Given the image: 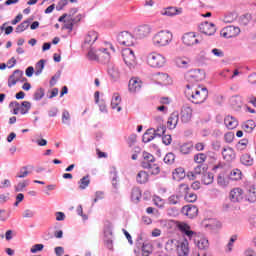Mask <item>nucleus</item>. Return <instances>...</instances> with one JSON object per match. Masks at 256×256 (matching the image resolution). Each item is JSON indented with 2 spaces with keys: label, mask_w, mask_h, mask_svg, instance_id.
Segmentation results:
<instances>
[{
  "label": "nucleus",
  "mask_w": 256,
  "mask_h": 256,
  "mask_svg": "<svg viewBox=\"0 0 256 256\" xmlns=\"http://www.w3.org/2000/svg\"><path fill=\"white\" fill-rule=\"evenodd\" d=\"M108 74L114 81H117V79L121 77V74L119 73V68L113 65L108 68Z\"/></svg>",
  "instance_id": "obj_37"
},
{
  "label": "nucleus",
  "mask_w": 256,
  "mask_h": 256,
  "mask_svg": "<svg viewBox=\"0 0 256 256\" xmlns=\"http://www.w3.org/2000/svg\"><path fill=\"white\" fill-rule=\"evenodd\" d=\"M136 181L139 185H145L149 181V174L145 171H140L136 175Z\"/></svg>",
  "instance_id": "obj_31"
},
{
  "label": "nucleus",
  "mask_w": 256,
  "mask_h": 256,
  "mask_svg": "<svg viewBox=\"0 0 256 256\" xmlns=\"http://www.w3.org/2000/svg\"><path fill=\"white\" fill-rule=\"evenodd\" d=\"M187 79L192 81H203L205 79V72L201 69H194L187 73Z\"/></svg>",
  "instance_id": "obj_16"
},
{
  "label": "nucleus",
  "mask_w": 256,
  "mask_h": 256,
  "mask_svg": "<svg viewBox=\"0 0 256 256\" xmlns=\"http://www.w3.org/2000/svg\"><path fill=\"white\" fill-rule=\"evenodd\" d=\"M181 13H183V9H177L175 7L164 8L160 11V15H164L166 17H175V15H181Z\"/></svg>",
  "instance_id": "obj_20"
},
{
  "label": "nucleus",
  "mask_w": 256,
  "mask_h": 256,
  "mask_svg": "<svg viewBox=\"0 0 256 256\" xmlns=\"http://www.w3.org/2000/svg\"><path fill=\"white\" fill-rule=\"evenodd\" d=\"M240 162L242 165H245V167H251L253 163H255V160L251 157V154H243L240 157Z\"/></svg>",
  "instance_id": "obj_33"
},
{
  "label": "nucleus",
  "mask_w": 256,
  "mask_h": 256,
  "mask_svg": "<svg viewBox=\"0 0 256 256\" xmlns=\"http://www.w3.org/2000/svg\"><path fill=\"white\" fill-rule=\"evenodd\" d=\"M27 175H29V171L27 170V167H23L16 175V177H18V179H25Z\"/></svg>",
  "instance_id": "obj_56"
},
{
  "label": "nucleus",
  "mask_w": 256,
  "mask_h": 256,
  "mask_svg": "<svg viewBox=\"0 0 256 256\" xmlns=\"http://www.w3.org/2000/svg\"><path fill=\"white\" fill-rule=\"evenodd\" d=\"M147 63L150 67L154 69H159L161 67H165V63H167V58L159 52H150L147 55Z\"/></svg>",
  "instance_id": "obj_5"
},
{
  "label": "nucleus",
  "mask_w": 256,
  "mask_h": 256,
  "mask_svg": "<svg viewBox=\"0 0 256 256\" xmlns=\"http://www.w3.org/2000/svg\"><path fill=\"white\" fill-rule=\"evenodd\" d=\"M195 163L201 165V163H205L207 161V154L205 153H198L194 156Z\"/></svg>",
  "instance_id": "obj_46"
},
{
  "label": "nucleus",
  "mask_w": 256,
  "mask_h": 256,
  "mask_svg": "<svg viewBox=\"0 0 256 256\" xmlns=\"http://www.w3.org/2000/svg\"><path fill=\"white\" fill-rule=\"evenodd\" d=\"M184 199L185 201H187V203H195V201H197V194L188 193V195L185 196Z\"/></svg>",
  "instance_id": "obj_54"
},
{
  "label": "nucleus",
  "mask_w": 256,
  "mask_h": 256,
  "mask_svg": "<svg viewBox=\"0 0 256 256\" xmlns=\"http://www.w3.org/2000/svg\"><path fill=\"white\" fill-rule=\"evenodd\" d=\"M239 33H241V28L237 27V26H226L224 27L221 32L220 35L222 37H224L225 39H231L233 37H237V35H239Z\"/></svg>",
  "instance_id": "obj_8"
},
{
  "label": "nucleus",
  "mask_w": 256,
  "mask_h": 256,
  "mask_svg": "<svg viewBox=\"0 0 256 256\" xmlns=\"http://www.w3.org/2000/svg\"><path fill=\"white\" fill-rule=\"evenodd\" d=\"M144 169H149L152 175H159L161 171V169L159 168V165H157L155 162L152 164H149V167H144Z\"/></svg>",
  "instance_id": "obj_44"
},
{
  "label": "nucleus",
  "mask_w": 256,
  "mask_h": 256,
  "mask_svg": "<svg viewBox=\"0 0 256 256\" xmlns=\"http://www.w3.org/2000/svg\"><path fill=\"white\" fill-rule=\"evenodd\" d=\"M155 137V129L150 128L143 134L142 141L143 143H150V141H153Z\"/></svg>",
  "instance_id": "obj_30"
},
{
  "label": "nucleus",
  "mask_w": 256,
  "mask_h": 256,
  "mask_svg": "<svg viewBox=\"0 0 256 256\" xmlns=\"http://www.w3.org/2000/svg\"><path fill=\"white\" fill-rule=\"evenodd\" d=\"M175 64L180 69H187L189 67V65H191V60L188 59V58H180V57H178V58L175 59Z\"/></svg>",
  "instance_id": "obj_32"
},
{
  "label": "nucleus",
  "mask_w": 256,
  "mask_h": 256,
  "mask_svg": "<svg viewBox=\"0 0 256 256\" xmlns=\"http://www.w3.org/2000/svg\"><path fill=\"white\" fill-rule=\"evenodd\" d=\"M30 109H31V102H29V101L22 102V104L20 106L21 115H27V113H29Z\"/></svg>",
  "instance_id": "obj_42"
},
{
  "label": "nucleus",
  "mask_w": 256,
  "mask_h": 256,
  "mask_svg": "<svg viewBox=\"0 0 256 256\" xmlns=\"http://www.w3.org/2000/svg\"><path fill=\"white\" fill-rule=\"evenodd\" d=\"M23 217H24V219H31V218L35 217V212L31 209H26L23 212Z\"/></svg>",
  "instance_id": "obj_59"
},
{
  "label": "nucleus",
  "mask_w": 256,
  "mask_h": 256,
  "mask_svg": "<svg viewBox=\"0 0 256 256\" xmlns=\"http://www.w3.org/2000/svg\"><path fill=\"white\" fill-rule=\"evenodd\" d=\"M224 139L226 143H233V139H235V134H233V132H228L225 134Z\"/></svg>",
  "instance_id": "obj_63"
},
{
  "label": "nucleus",
  "mask_w": 256,
  "mask_h": 256,
  "mask_svg": "<svg viewBox=\"0 0 256 256\" xmlns=\"http://www.w3.org/2000/svg\"><path fill=\"white\" fill-rule=\"evenodd\" d=\"M153 79L158 85H170L171 83L169 74L163 72L153 74Z\"/></svg>",
  "instance_id": "obj_11"
},
{
  "label": "nucleus",
  "mask_w": 256,
  "mask_h": 256,
  "mask_svg": "<svg viewBox=\"0 0 256 256\" xmlns=\"http://www.w3.org/2000/svg\"><path fill=\"white\" fill-rule=\"evenodd\" d=\"M237 241V237L233 236L230 238L228 244L226 245V253H231L233 251V243Z\"/></svg>",
  "instance_id": "obj_53"
},
{
  "label": "nucleus",
  "mask_w": 256,
  "mask_h": 256,
  "mask_svg": "<svg viewBox=\"0 0 256 256\" xmlns=\"http://www.w3.org/2000/svg\"><path fill=\"white\" fill-rule=\"evenodd\" d=\"M185 169L184 168H176L175 171L173 172V179L175 181H181L183 179H185Z\"/></svg>",
  "instance_id": "obj_35"
},
{
  "label": "nucleus",
  "mask_w": 256,
  "mask_h": 256,
  "mask_svg": "<svg viewBox=\"0 0 256 256\" xmlns=\"http://www.w3.org/2000/svg\"><path fill=\"white\" fill-rule=\"evenodd\" d=\"M246 199L249 203H255L256 201V184L249 186L246 192Z\"/></svg>",
  "instance_id": "obj_25"
},
{
  "label": "nucleus",
  "mask_w": 256,
  "mask_h": 256,
  "mask_svg": "<svg viewBox=\"0 0 256 256\" xmlns=\"http://www.w3.org/2000/svg\"><path fill=\"white\" fill-rule=\"evenodd\" d=\"M43 69H45V60L42 59L36 64L35 75H41V73H43Z\"/></svg>",
  "instance_id": "obj_47"
},
{
  "label": "nucleus",
  "mask_w": 256,
  "mask_h": 256,
  "mask_svg": "<svg viewBox=\"0 0 256 256\" xmlns=\"http://www.w3.org/2000/svg\"><path fill=\"white\" fill-rule=\"evenodd\" d=\"M191 117H193V109L189 106H183L180 113L182 123H189Z\"/></svg>",
  "instance_id": "obj_17"
},
{
  "label": "nucleus",
  "mask_w": 256,
  "mask_h": 256,
  "mask_svg": "<svg viewBox=\"0 0 256 256\" xmlns=\"http://www.w3.org/2000/svg\"><path fill=\"white\" fill-rule=\"evenodd\" d=\"M99 38V35L95 31H90L85 37L84 43L85 45H93L95 41Z\"/></svg>",
  "instance_id": "obj_28"
},
{
  "label": "nucleus",
  "mask_w": 256,
  "mask_h": 256,
  "mask_svg": "<svg viewBox=\"0 0 256 256\" xmlns=\"http://www.w3.org/2000/svg\"><path fill=\"white\" fill-rule=\"evenodd\" d=\"M90 183H91V179L89 178V175H86V176L82 177L80 179V181L78 182L79 189L81 191L85 190L86 188L89 187Z\"/></svg>",
  "instance_id": "obj_38"
},
{
  "label": "nucleus",
  "mask_w": 256,
  "mask_h": 256,
  "mask_svg": "<svg viewBox=\"0 0 256 256\" xmlns=\"http://www.w3.org/2000/svg\"><path fill=\"white\" fill-rule=\"evenodd\" d=\"M45 97V89L44 88H38L34 92L33 99L34 101H41Z\"/></svg>",
  "instance_id": "obj_41"
},
{
  "label": "nucleus",
  "mask_w": 256,
  "mask_h": 256,
  "mask_svg": "<svg viewBox=\"0 0 256 256\" xmlns=\"http://www.w3.org/2000/svg\"><path fill=\"white\" fill-rule=\"evenodd\" d=\"M199 30L204 34V35H215L217 28L215 27V24L209 23V22H203L199 25Z\"/></svg>",
  "instance_id": "obj_10"
},
{
  "label": "nucleus",
  "mask_w": 256,
  "mask_h": 256,
  "mask_svg": "<svg viewBox=\"0 0 256 256\" xmlns=\"http://www.w3.org/2000/svg\"><path fill=\"white\" fill-rule=\"evenodd\" d=\"M177 123H179V112H173L167 121L168 129H175V127H177Z\"/></svg>",
  "instance_id": "obj_23"
},
{
  "label": "nucleus",
  "mask_w": 256,
  "mask_h": 256,
  "mask_svg": "<svg viewBox=\"0 0 256 256\" xmlns=\"http://www.w3.org/2000/svg\"><path fill=\"white\" fill-rule=\"evenodd\" d=\"M29 186V180H24L22 182H19L16 186H15V191L17 193L23 191L25 189V187Z\"/></svg>",
  "instance_id": "obj_50"
},
{
  "label": "nucleus",
  "mask_w": 256,
  "mask_h": 256,
  "mask_svg": "<svg viewBox=\"0 0 256 256\" xmlns=\"http://www.w3.org/2000/svg\"><path fill=\"white\" fill-rule=\"evenodd\" d=\"M105 193L103 191H97L95 193V198L93 200V203H97V201H101V199H104Z\"/></svg>",
  "instance_id": "obj_62"
},
{
  "label": "nucleus",
  "mask_w": 256,
  "mask_h": 256,
  "mask_svg": "<svg viewBox=\"0 0 256 256\" xmlns=\"http://www.w3.org/2000/svg\"><path fill=\"white\" fill-rule=\"evenodd\" d=\"M152 163H155V156L150 154L149 152H143V161H142V167L145 169V167H149Z\"/></svg>",
  "instance_id": "obj_26"
},
{
  "label": "nucleus",
  "mask_w": 256,
  "mask_h": 256,
  "mask_svg": "<svg viewBox=\"0 0 256 256\" xmlns=\"http://www.w3.org/2000/svg\"><path fill=\"white\" fill-rule=\"evenodd\" d=\"M255 127H256V124L254 120H247L242 124V129L246 133H253V129H255Z\"/></svg>",
  "instance_id": "obj_36"
},
{
  "label": "nucleus",
  "mask_w": 256,
  "mask_h": 256,
  "mask_svg": "<svg viewBox=\"0 0 256 256\" xmlns=\"http://www.w3.org/2000/svg\"><path fill=\"white\" fill-rule=\"evenodd\" d=\"M222 157L224 161H228V162L235 161V157H236L235 150L229 146L224 147L222 149Z\"/></svg>",
  "instance_id": "obj_19"
},
{
  "label": "nucleus",
  "mask_w": 256,
  "mask_h": 256,
  "mask_svg": "<svg viewBox=\"0 0 256 256\" xmlns=\"http://www.w3.org/2000/svg\"><path fill=\"white\" fill-rule=\"evenodd\" d=\"M165 131H167V128L165 126H159L155 132V137H161L162 135H165Z\"/></svg>",
  "instance_id": "obj_55"
},
{
  "label": "nucleus",
  "mask_w": 256,
  "mask_h": 256,
  "mask_svg": "<svg viewBox=\"0 0 256 256\" xmlns=\"http://www.w3.org/2000/svg\"><path fill=\"white\" fill-rule=\"evenodd\" d=\"M176 227L188 237V239H194V243L198 247V249L205 251V249H209V240L205 237H198L197 233L191 230V226L185 222H177Z\"/></svg>",
  "instance_id": "obj_1"
},
{
  "label": "nucleus",
  "mask_w": 256,
  "mask_h": 256,
  "mask_svg": "<svg viewBox=\"0 0 256 256\" xmlns=\"http://www.w3.org/2000/svg\"><path fill=\"white\" fill-rule=\"evenodd\" d=\"M224 124L226 125L227 129H235L237 125H239V121L233 116H226L224 119Z\"/></svg>",
  "instance_id": "obj_27"
},
{
  "label": "nucleus",
  "mask_w": 256,
  "mask_h": 256,
  "mask_svg": "<svg viewBox=\"0 0 256 256\" xmlns=\"http://www.w3.org/2000/svg\"><path fill=\"white\" fill-rule=\"evenodd\" d=\"M171 41H173V33L169 30H161L152 37V45L157 48L167 47Z\"/></svg>",
  "instance_id": "obj_3"
},
{
  "label": "nucleus",
  "mask_w": 256,
  "mask_h": 256,
  "mask_svg": "<svg viewBox=\"0 0 256 256\" xmlns=\"http://www.w3.org/2000/svg\"><path fill=\"white\" fill-rule=\"evenodd\" d=\"M193 149V144L191 143H185L180 146V153L183 155H189Z\"/></svg>",
  "instance_id": "obj_40"
},
{
  "label": "nucleus",
  "mask_w": 256,
  "mask_h": 256,
  "mask_svg": "<svg viewBox=\"0 0 256 256\" xmlns=\"http://www.w3.org/2000/svg\"><path fill=\"white\" fill-rule=\"evenodd\" d=\"M181 201L180 195H172L168 198V202L170 205H177Z\"/></svg>",
  "instance_id": "obj_52"
},
{
  "label": "nucleus",
  "mask_w": 256,
  "mask_h": 256,
  "mask_svg": "<svg viewBox=\"0 0 256 256\" xmlns=\"http://www.w3.org/2000/svg\"><path fill=\"white\" fill-rule=\"evenodd\" d=\"M241 175L242 172L239 169H233L230 174L229 177L232 181H239V179H241Z\"/></svg>",
  "instance_id": "obj_43"
},
{
  "label": "nucleus",
  "mask_w": 256,
  "mask_h": 256,
  "mask_svg": "<svg viewBox=\"0 0 256 256\" xmlns=\"http://www.w3.org/2000/svg\"><path fill=\"white\" fill-rule=\"evenodd\" d=\"M217 183L220 187H227L229 185V182L221 175L218 176Z\"/></svg>",
  "instance_id": "obj_58"
},
{
  "label": "nucleus",
  "mask_w": 256,
  "mask_h": 256,
  "mask_svg": "<svg viewBox=\"0 0 256 256\" xmlns=\"http://www.w3.org/2000/svg\"><path fill=\"white\" fill-rule=\"evenodd\" d=\"M178 245H179V240L169 239L165 243V251H167V253H173L174 251H177V246Z\"/></svg>",
  "instance_id": "obj_24"
},
{
  "label": "nucleus",
  "mask_w": 256,
  "mask_h": 256,
  "mask_svg": "<svg viewBox=\"0 0 256 256\" xmlns=\"http://www.w3.org/2000/svg\"><path fill=\"white\" fill-rule=\"evenodd\" d=\"M44 247L45 246L43 244H36L32 246L30 253H39V251H43Z\"/></svg>",
  "instance_id": "obj_57"
},
{
  "label": "nucleus",
  "mask_w": 256,
  "mask_h": 256,
  "mask_svg": "<svg viewBox=\"0 0 256 256\" xmlns=\"http://www.w3.org/2000/svg\"><path fill=\"white\" fill-rule=\"evenodd\" d=\"M141 241H143V238L141 236H139L136 241V246L138 247V249H140V248L142 249V255L143 256L151 255V253L153 252V248H152L151 244L143 243Z\"/></svg>",
  "instance_id": "obj_12"
},
{
  "label": "nucleus",
  "mask_w": 256,
  "mask_h": 256,
  "mask_svg": "<svg viewBox=\"0 0 256 256\" xmlns=\"http://www.w3.org/2000/svg\"><path fill=\"white\" fill-rule=\"evenodd\" d=\"M182 213L186 215V217H189V219H193L197 217L199 213V208L195 205H186L182 208Z\"/></svg>",
  "instance_id": "obj_14"
},
{
  "label": "nucleus",
  "mask_w": 256,
  "mask_h": 256,
  "mask_svg": "<svg viewBox=\"0 0 256 256\" xmlns=\"http://www.w3.org/2000/svg\"><path fill=\"white\" fill-rule=\"evenodd\" d=\"M23 77V71L21 70H15L12 75L8 78V87H13L21 81V78Z\"/></svg>",
  "instance_id": "obj_18"
},
{
  "label": "nucleus",
  "mask_w": 256,
  "mask_h": 256,
  "mask_svg": "<svg viewBox=\"0 0 256 256\" xmlns=\"http://www.w3.org/2000/svg\"><path fill=\"white\" fill-rule=\"evenodd\" d=\"M176 252L178 256L189 255V242L187 241V239L183 241L178 240V245L176 246Z\"/></svg>",
  "instance_id": "obj_13"
},
{
  "label": "nucleus",
  "mask_w": 256,
  "mask_h": 256,
  "mask_svg": "<svg viewBox=\"0 0 256 256\" xmlns=\"http://www.w3.org/2000/svg\"><path fill=\"white\" fill-rule=\"evenodd\" d=\"M117 41L120 45H124L125 47H133V45H135V37L127 31L118 34Z\"/></svg>",
  "instance_id": "obj_7"
},
{
  "label": "nucleus",
  "mask_w": 256,
  "mask_h": 256,
  "mask_svg": "<svg viewBox=\"0 0 256 256\" xmlns=\"http://www.w3.org/2000/svg\"><path fill=\"white\" fill-rule=\"evenodd\" d=\"M230 199L233 203H239V201H243V189L234 188L231 190Z\"/></svg>",
  "instance_id": "obj_22"
},
{
  "label": "nucleus",
  "mask_w": 256,
  "mask_h": 256,
  "mask_svg": "<svg viewBox=\"0 0 256 256\" xmlns=\"http://www.w3.org/2000/svg\"><path fill=\"white\" fill-rule=\"evenodd\" d=\"M151 31H152L151 26L145 24V25L138 26L134 30V35L136 39H146V37H149L151 35Z\"/></svg>",
  "instance_id": "obj_9"
},
{
  "label": "nucleus",
  "mask_w": 256,
  "mask_h": 256,
  "mask_svg": "<svg viewBox=\"0 0 256 256\" xmlns=\"http://www.w3.org/2000/svg\"><path fill=\"white\" fill-rule=\"evenodd\" d=\"M132 199H134V201H139L141 199V191H139V189H134L132 191Z\"/></svg>",
  "instance_id": "obj_64"
},
{
  "label": "nucleus",
  "mask_w": 256,
  "mask_h": 256,
  "mask_svg": "<svg viewBox=\"0 0 256 256\" xmlns=\"http://www.w3.org/2000/svg\"><path fill=\"white\" fill-rule=\"evenodd\" d=\"M26 29H29V21L25 20L16 27V33H23Z\"/></svg>",
  "instance_id": "obj_49"
},
{
  "label": "nucleus",
  "mask_w": 256,
  "mask_h": 256,
  "mask_svg": "<svg viewBox=\"0 0 256 256\" xmlns=\"http://www.w3.org/2000/svg\"><path fill=\"white\" fill-rule=\"evenodd\" d=\"M187 90L185 92L186 97L192 103L199 105L201 103H205L207 101V97H209V91L206 87H198L196 89H191L189 85H187Z\"/></svg>",
  "instance_id": "obj_2"
},
{
  "label": "nucleus",
  "mask_w": 256,
  "mask_h": 256,
  "mask_svg": "<svg viewBox=\"0 0 256 256\" xmlns=\"http://www.w3.org/2000/svg\"><path fill=\"white\" fill-rule=\"evenodd\" d=\"M143 86V82L139 78H132L129 81V91L131 93H137L138 91H141V87Z\"/></svg>",
  "instance_id": "obj_21"
},
{
  "label": "nucleus",
  "mask_w": 256,
  "mask_h": 256,
  "mask_svg": "<svg viewBox=\"0 0 256 256\" xmlns=\"http://www.w3.org/2000/svg\"><path fill=\"white\" fill-rule=\"evenodd\" d=\"M120 104H121V96L118 93H115L111 100V108L117 109V112L119 113L122 109L121 106H119Z\"/></svg>",
  "instance_id": "obj_29"
},
{
  "label": "nucleus",
  "mask_w": 256,
  "mask_h": 256,
  "mask_svg": "<svg viewBox=\"0 0 256 256\" xmlns=\"http://www.w3.org/2000/svg\"><path fill=\"white\" fill-rule=\"evenodd\" d=\"M164 163H166L167 165H173V163H175V154L171 152L166 154V156L164 157Z\"/></svg>",
  "instance_id": "obj_51"
},
{
  "label": "nucleus",
  "mask_w": 256,
  "mask_h": 256,
  "mask_svg": "<svg viewBox=\"0 0 256 256\" xmlns=\"http://www.w3.org/2000/svg\"><path fill=\"white\" fill-rule=\"evenodd\" d=\"M122 57L125 65H127L129 69H135L137 59L135 58V52H133L131 48H125L122 50Z\"/></svg>",
  "instance_id": "obj_6"
},
{
  "label": "nucleus",
  "mask_w": 256,
  "mask_h": 256,
  "mask_svg": "<svg viewBox=\"0 0 256 256\" xmlns=\"http://www.w3.org/2000/svg\"><path fill=\"white\" fill-rule=\"evenodd\" d=\"M215 179V176L211 172H204L202 174L201 181L204 185H211Z\"/></svg>",
  "instance_id": "obj_34"
},
{
  "label": "nucleus",
  "mask_w": 256,
  "mask_h": 256,
  "mask_svg": "<svg viewBox=\"0 0 256 256\" xmlns=\"http://www.w3.org/2000/svg\"><path fill=\"white\" fill-rule=\"evenodd\" d=\"M182 41L184 45H187L188 47L197 45V43H199V39H197V35H195L193 32L184 34L182 37Z\"/></svg>",
  "instance_id": "obj_15"
},
{
  "label": "nucleus",
  "mask_w": 256,
  "mask_h": 256,
  "mask_svg": "<svg viewBox=\"0 0 256 256\" xmlns=\"http://www.w3.org/2000/svg\"><path fill=\"white\" fill-rule=\"evenodd\" d=\"M71 114H69V111L64 110L62 113V123L64 125H71Z\"/></svg>",
  "instance_id": "obj_48"
},
{
  "label": "nucleus",
  "mask_w": 256,
  "mask_h": 256,
  "mask_svg": "<svg viewBox=\"0 0 256 256\" xmlns=\"http://www.w3.org/2000/svg\"><path fill=\"white\" fill-rule=\"evenodd\" d=\"M88 59L90 61H99L100 63H109L111 61V53L106 48L95 50L91 48L88 52Z\"/></svg>",
  "instance_id": "obj_4"
},
{
  "label": "nucleus",
  "mask_w": 256,
  "mask_h": 256,
  "mask_svg": "<svg viewBox=\"0 0 256 256\" xmlns=\"http://www.w3.org/2000/svg\"><path fill=\"white\" fill-rule=\"evenodd\" d=\"M11 187V180L4 179L0 182V189H9Z\"/></svg>",
  "instance_id": "obj_60"
},
{
  "label": "nucleus",
  "mask_w": 256,
  "mask_h": 256,
  "mask_svg": "<svg viewBox=\"0 0 256 256\" xmlns=\"http://www.w3.org/2000/svg\"><path fill=\"white\" fill-rule=\"evenodd\" d=\"M135 143H137V134H131L128 137V145H129V147H133V145H135Z\"/></svg>",
  "instance_id": "obj_61"
},
{
  "label": "nucleus",
  "mask_w": 256,
  "mask_h": 256,
  "mask_svg": "<svg viewBox=\"0 0 256 256\" xmlns=\"http://www.w3.org/2000/svg\"><path fill=\"white\" fill-rule=\"evenodd\" d=\"M224 23H233L234 21H237V13L231 12L224 16L223 19Z\"/></svg>",
  "instance_id": "obj_45"
},
{
  "label": "nucleus",
  "mask_w": 256,
  "mask_h": 256,
  "mask_svg": "<svg viewBox=\"0 0 256 256\" xmlns=\"http://www.w3.org/2000/svg\"><path fill=\"white\" fill-rule=\"evenodd\" d=\"M189 189L190 188H189L188 184L182 183L178 186V192H177L178 194L177 195L180 197H185L188 195Z\"/></svg>",
  "instance_id": "obj_39"
}]
</instances>
